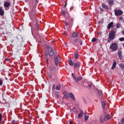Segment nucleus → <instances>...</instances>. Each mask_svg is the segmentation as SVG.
I'll return each instance as SVG.
<instances>
[{
    "instance_id": "72a5a7b5",
    "label": "nucleus",
    "mask_w": 124,
    "mask_h": 124,
    "mask_svg": "<svg viewBox=\"0 0 124 124\" xmlns=\"http://www.w3.org/2000/svg\"><path fill=\"white\" fill-rule=\"evenodd\" d=\"M2 85V80L1 79H0V85L1 86Z\"/></svg>"
},
{
    "instance_id": "aec40b11",
    "label": "nucleus",
    "mask_w": 124,
    "mask_h": 124,
    "mask_svg": "<svg viewBox=\"0 0 124 124\" xmlns=\"http://www.w3.org/2000/svg\"><path fill=\"white\" fill-rule=\"evenodd\" d=\"M108 3L109 4H110V5H111V4H114V1H113V0H109V1H108Z\"/></svg>"
},
{
    "instance_id": "e433bc0d",
    "label": "nucleus",
    "mask_w": 124,
    "mask_h": 124,
    "mask_svg": "<svg viewBox=\"0 0 124 124\" xmlns=\"http://www.w3.org/2000/svg\"><path fill=\"white\" fill-rule=\"evenodd\" d=\"M1 121V114L0 113V123Z\"/></svg>"
},
{
    "instance_id": "473e14b6",
    "label": "nucleus",
    "mask_w": 124,
    "mask_h": 124,
    "mask_svg": "<svg viewBox=\"0 0 124 124\" xmlns=\"http://www.w3.org/2000/svg\"><path fill=\"white\" fill-rule=\"evenodd\" d=\"M52 70H55V67H51L50 68V71H52Z\"/></svg>"
},
{
    "instance_id": "412c9836",
    "label": "nucleus",
    "mask_w": 124,
    "mask_h": 124,
    "mask_svg": "<svg viewBox=\"0 0 124 124\" xmlns=\"http://www.w3.org/2000/svg\"><path fill=\"white\" fill-rule=\"evenodd\" d=\"M79 65H80V63H76L74 65V67H75V68H76V67H78V66H79Z\"/></svg>"
},
{
    "instance_id": "0eeeda50",
    "label": "nucleus",
    "mask_w": 124,
    "mask_h": 124,
    "mask_svg": "<svg viewBox=\"0 0 124 124\" xmlns=\"http://www.w3.org/2000/svg\"><path fill=\"white\" fill-rule=\"evenodd\" d=\"M111 28H114V23H113V22H111L109 23L108 26V30H110Z\"/></svg>"
},
{
    "instance_id": "2eb2a0df",
    "label": "nucleus",
    "mask_w": 124,
    "mask_h": 124,
    "mask_svg": "<svg viewBox=\"0 0 124 124\" xmlns=\"http://www.w3.org/2000/svg\"><path fill=\"white\" fill-rule=\"evenodd\" d=\"M117 65V62H114L112 64V66L111 67V69H114L115 67H116V66Z\"/></svg>"
},
{
    "instance_id": "ddd939ff",
    "label": "nucleus",
    "mask_w": 124,
    "mask_h": 124,
    "mask_svg": "<svg viewBox=\"0 0 124 124\" xmlns=\"http://www.w3.org/2000/svg\"><path fill=\"white\" fill-rule=\"evenodd\" d=\"M4 14V11L2 9V7H0V15L1 16H3Z\"/></svg>"
},
{
    "instance_id": "39448f33",
    "label": "nucleus",
    "mask_w": 124,
    "mask_h": 124,
    "mask_svg": "<svg viewBox=\"0 0 124 124\" xmlns=\"http://www.w3.org/2000/svg\"><path fill=\"white\" fill-rule=\"evenodd\" d=\"M114 12H115V14L116 16H120L121 15H123V13H124L123 11H122L121 10H115Z\"/></svg>"
},
{
    "instance_id": "c85d7f7f",
    "label": "nucleus",
    "mask_w": 124,
    "mask_h": 124,
    "mask_svg": "<svg viewBox=\"0 0 124 124\" xmlns=\"http://www.w3.org/2000/svg\"><path fill=\"white\" fill-rule=\"evenodd\" d=\"M72 77H73L74 80H75L76 79V77H75V75H74V74L72 73Z\"/></svg>"
},
{
    "instance_id": "dca6fc26",
    "label": "nucleus",
    "mask_w": 124,
    "mask_h": 124,
    "mask_svg": "<svg viewBox=\"0 0 124 124\" xmlns=\"http://www.w3.org/2000/svg\"><path fill=\"white\" fill-rule=\"evenodd\" d=\"M81 79H82V77L81 76H79L77 78H76V80H75V81H76V82H79V81H80Z\"/></svg>"
},
{
    "instance_id": "4c0bfd02",
    "label": "nucleus",
    "mask_w": 124,
    "mask_h": 124,
    "mask_svg": "<svg viewBox=\"0 0 124 124\" xmlns=\"http://www.w3.org/2000/svg\"><path fill=\"white\" fill-rule=\"evenodd\" d=\"M64 23H65V25L66 26H68V23L67 22H64Z\"/></svg>"
},
{
    "instance_id": "864d4df0",
    "label": "nucleus",
    "mask_w": 124,
    "mask_h": 124,
    "mask_svg": "<svg viewBox=\"0 0 124 124\" xmlns=\"http://www.w3.org/2000/svg\"><path fill=\"white\" fill-rule=\"evenodd\" d=\"M28 0H26V1H27Z\"/></svg>"
},
{
    "instance_id": "6ab92c4d",
    "label": "nucleus",
    "mask_w": 124,
    "mask_h": 124,
    "mask_svg": "<svg viewBox=\"0 0 124 124\" xmlns=\"http://www.w3.org/2000/svg\"><path fill=\"white\" fill-rule=\"evenodd\" d=\"M84 119L85 121H88V120H89V115L85 114Z\"/></svg>"
},
{
    "instance_id": "49530a36",
    "label": "nucleus",
    "mask_w": 124,
    "mask_h": 124,
    "mask_svg": "<svg viewBox=\"0 0 124 124\" xmlns=\"http://www.w3.org/2000/svg\"><path fill=\"white\" fill-rule=\"evenodd\" d=\"M123 34H124V30L123 31Z\"/></svg>"
},
{
    "instance_id": "c03bdc74",
    "label": "nucleus",
    "mask_w": 124,
    "mask_h": 124,
    "mask_svg": "<svg viewBox=\"0 0 124 124\" xmlns=\"http://www.w3.org/2000/svg\"><path fill=\"white\" fill-rule=\"evenodd\" d=\"M53 89H55V84H53Z\"/></svg>"
},
{
    "instance_id": "4be33fe9",
    "label": "nucleus",
    "mask_w": 124,
    "mask_h": 124,
    "mask_svg": "<svg viewBox=\"0 0 124 124\" xmlns=\"http://www.w3.org/2000/svg\"><path fill=\"white\" fill-rule=\"evenodd\" d=\"M59 92H55L54 93V96H55V97H59Z\"/></svg>"
},
{
    "instance_id": "c756f323",
    "label": "nucleus",
    "mask_w": 124,
    "mask_h": 124,
    "mask_svg": "<svg viewBox=\"0 0 124 124\" xmlns=\"http://www.w3.org/2000/svg\"><path fill=\"white\" fill-rule=\"evenodd\" d=\"M60 89H61V86H60V85L57 86L56 87V90H57V91H59V90H60Z\"/></svg>"
},
{
    "instance_id": "09e8293b",
    "label": "nucleus",
    "mask_w": 124,
    "mask_h": 124,
    "mask_svg": "<svg viewBox=\"0 0 124 124\" xmlns=\"http://www.w3.org/2000/svg\"><path fill=\"white\" fill-rule=\"evenodd\" d=\"M99 24H100V21H99Z\"/></svg>"
},
{
    "instance_id": "cd10ccee",
    "label": "nucleus",
    "mask_w": 124,
    "mask_h": 124,
    "mask_svg": "<svg viewBox=\"0 0 124 124\" xmlns=\"http://www.w3.org/2000/svg\"><path fill=\"white\" fill-rule=\"evenodd\" d=\"M78 57H79V55L78 54V53H76L75 55V58L76 59H78Z\"/></svg>"
},
{
    "instance_id": "9d476101",
    "label": "nucleus",
    "mask_w": 124,
    "mask_h": 124,
    "mask_svg": "<svg viewBox=\"0 0 124 124\" xmlns=\"http://www.w3.org/2000/svg\"><path fill=\"white\" fill-rule=\"evenodd\" d=\"M10 6V2L5 1L4 3V6L5 7H8Z\"/></svg>"
},
{
    "instance_id": "de8ad7c7",
    "label": "nucleus",
    "mask_w": 124,
    "mask_h": 124,
    "mask_svg": "<svg viewBox=\"0 0 124 124\" xmlns=\"http://www.w3.org/2000/svg\"><path fill=\"white\" fill-rule=\"evenodd\" d=\"M12 122H13V123H15V121H14H14H12Z\"/></svg>"
},
{
    "instance_id": "7ed1b4c3",
    "label": "nucleus",
    "mask_w": 124,
    "mask_h": 124,
    "mask_svg": "<svg viewBox=\"0 0 124 124\" xmlns=\"http://www.w3.org/2000/svg\"><path fill=\"white\" fill-rule=\"evenodd\" d=\"M116 34V32L114 31H111V32L109 33V38L111 40H112V39L115 38V35Z\"/></svg>"
},
{
    "instance_id": "423d86ee",
    "label": "nucleus",
    "mask_w": 124,
    "mask_h": 124,
    "mask_svg": "<svg viewBox=\"0 0 124 124\" xmlns=\"http://www.w3.org/2000/svg\"><path fill=\"white\" fill-rule=\"evenodd\" d=\"M74 41L76 44H79L80 43V45H82L83 42H82V40L79 38L74 39Z\"/></svg>"
},
{
    "instance_id": "a211bd4d",
    "label": "nucleus",
    "mask_w": 124,
    "mask_h": 124,
    "mask_svg": "<svg viewBox=\"0 0 124 124\" xmlns=\"http://www.w3.org/2000/svg\"><path fill=\"white\" fill-rule=\"evenodd\" d=\"M119 67H120V68H122V69H124V64L123 63H121L119 64Z\"/></svg>"
},
{
    "instance_id": "a18cd8bd",
    "label": "nucleus",
    "mask_w": 124,
    "mask_h": 124,
    "mask_svg": "<svg viewBox=\"0 0 124 124\" xmlns=\"http://www.w3.org/2000/svg\"><path fill=\"white\" fill-rule=\"evenodd\" d=\"M91 85H89V88H91Z\"/></svg>"
},
{
    "instance_id": "c9c22d12",
    "label": "nucleus",
    "mask_w": 124,
    "mask_h": 124,
    "mask_svg": "<svg viewBox=\"0 0 124 124\" xmlns=\"http://www.w3.org/2000/svg\"><path fill=\"white\" fill-rule=\"evenodd\" d=\"M65 97L66 98H68V94H65Z\"/></svg>"
},
{
    "instance_id": "37998d69",
    "label": "nucleus",
    "mask_w": 124,
    "mask_h": 124,
    "mask_svg": "<svg viewBox=\"0 0 124 124\" xmlns=\"http://www.w3.org/2000/svg\"><path fill=\"white\" fill-rule=\"evenodd\" d=\"M99 95H102V93H99Z\"/></svg>"
},
{
    "instance_id": "9b49d317",
    "label": "nucleus",
    "mask_w": 124,
    "mask_h": 124,
    "mask_svg": "<svg viewBox=\"0 0 124 124\" xmlns=\"http://www.w3.org/2000/svg\"><path fill=\"white\" fill-rule=\"evenodd\" d=\"M72 36L74 38L79 37V33L77 32H73L72 34Z\"/></svg>"
},
{
    "instance_id": "b1692460",
    "label": "nucleus",
    "mask_w": 124,
    "mask_h": 124,
    "mask_svg": "<svg viewBox=\"0 0 124 124\" xmlns=\"http://www.w3.org/2000/svg\"><path fill=\"white\" fill-rule=\"evenodd\" d=\"M122 27V25H121V24L120 23H118L116 25V28L117 29H120V28H121Z\"/></svg>"
},
{
    "instance_id": "393cba45",
    "label": "nucleus",
    "mask_w": 124,
    "mask_h": 124,
    "mask_svg": "<svg viewBox=\"0 0 124 124\" xmlns=\"http://www.w3.org/2000/svg\"><path fill=\"white\" fill-rule=\"evenodd\" d=\"M62 14L63 16H64V17H65V11H63V10H62Z\"/></svg>"
},
{
    "instance_id": "a19ab883",
    "label": "nucleus",
    "mask_w": 124,
    "mask_h": 124,
    "mask_svg": "<svg viewBox=\"0 0 124 124\" xmlns=\"http://www.w3.org/2000/svg\"><path fill=\"white\" fill-rule=\"evenodd\" d=\"M67 4V3H66V2H65V5H64V7H66Z\"/></svg>"
},
{
    "instance_id": "f704fd0d",
    "label": "nucleus",
    "mask_w": 124,
    "mask_h": 124,
    "mask_svg": "<svg viewBox=\"0 0 124 124\" xmlns=\"http://www.w3.org/2000/svg\"><path fill=\"white\" fill-rule=\"evenodd\" d=\"M121 123H122V124H124V118H123V119H122V120H121Z\"/></svg>"
},
{
    "instance_id": "a878e982",
    "label": "nucleus",
    "mask_w": 124,
    "mask_h": 124,
    "mask_svg": "<svg viewBox=\"0 0 124 124\" xmlns=\"http://www.w3.org/2000/svg\"><path fill=\"white\" fill-rule=\"evenodd\" d=\"M92 42H95L96 41H97V39L95 38H93L92 40Z\"/></svg>"
},
{
    "instance_id": "7c9ffc66",
    "label": "nucleus",
    "mask_w": 124,
    "mask_h": 124,
    "mask_svg": "<svg viewBox=\"0 0 124 124\" xmlns=\"http://www.w3.org/2000/svg\"><path fill=\"white\" fill-rule=\"evenodd\" d=\"M69 65H73V62L71 61H69Z\"/></svg>"
},
{
    "instance_id": "603ef678",
    "label": "nucleus",
    "mask_w": 124,
    "mask_h": 124,
    "mask_svg": "<svg viewBox=\"0 0 124 124\" xmlns=\"http://www.w3.org/2000/svg\"><path fill=\"white\" fill-rule=\"evenodd\" d=\"M73 109H75V108H74Z\"/></svg>"
},
{
    "instance_id": "bb28decb",
    "label": "nucleus",
    "mask_w": 124,
    "mask_h": 124,
    "mask_svg": "<svg viewBox=\"0 0 124 124\" xmlns=\"http://www.w3.org/2000/svg\"><path fill=\"white\" fill-rule=\"evenodd\" d=\"M100 122H101L102 123H103V116H100Z\"/></svg>"
},
{
    "instance_id": "79ce46f5",
    "label": "nucleus",
    "mask_w": 124,
    "mask_h": 124,
    "mask_svg": "<svg viewBox=\"0 0 124 124\" xmlns=\"http://www.w3.org/2000/svg\"><path fill=\"white\" fill-rule=\"evenodd\" d=\"M35 2H36V3H37V2H38V0H35Z\"/></svg>"
},
{
    "instance_id": "3c124183",
    "label": "nucleus",
    "mask_w": 124,
    "mask_h": 124,
    "mask_svg": "<svg viewBox=\"0 0 124 124\" xmlns=\"http://www.w3.org/2000/svg\"><path fill=\"white\" fill-rule=\"evenodd\" d=\"M119 124H121V123H119Z\"/></svg>"
},
{
    "instance_id": "f03ea898",
    "label": "nucleus",
    "mask_w": 124,
    "mask_h": 124,
    "mask_svg": "<svg viewBox=\"0 0 124 124\" xmlns=\"http://www.w3.org/2000/svg\"><path fill=\"white\" fill-rule=\"evenodd\" d=\"M110 49L112 50V51H117L118 50V44L117 43H113L110 46Z\"/></svg>"
},
{
    "instance_id": "1a4fd4ad",
    "label": "nucleus",
    "mask_w": 124,
    "mask_h": 124,
    "mask_svg": "<svg viewBox=\"0 0 124 124\" xmlns=\"http://www.w3.org/2000/svg\"><path fill=\"white\" fill-rule=\"evenodd\" d=\"M69 97H70V98H71V99H72V100H73L74 101H75L76 100L75 96H74V94H73V93H70Z\"/></svg>"
},
{
    "instance_id": "f3484780",
    "label": "nucleus",
    "mask_w": 124,
    "mask_h": 124,
    "mask_svg": "<svg viewBox=\"0 0 124 124\" xmlns=\"http://www.w3.org/2000/svg\"><path fill=\"white\" fill-rule=\"evenodd\" d=\"M101 103L103 109H104L105 108V105H106V103L104 101H102Z\"/></svg>"
},
{
    "instance_id": "f257e3e1",
    "label": "nucleus",
    "mask_w": 124,
    "mask_h": 124,
    "mask_svg": "<svg viewBox=\"0 0 124 124\" xmlns=\"http://www.w3.org/2000/svg\"><path fill=\"white\" fill-rule=\"evenodd\" d=\"M55 63L56 66H58L59 62H61V58L59 55H56L54 56Z\"/></svg>"
},
{
    "instance_id": "ea45409f",
    "label": "nucleus",
    "mask_w": 124,
    "mask_h": 124,
    "mask_svg": "<svg viewBox=\"0 0 124 124\" xmlns=\"http://www.w3.org/2000/svg\"><path fill=\"white\" fill-rule=\"evenodd\" d=\"M123 17H119L120 20H123Z\"/></svg>"
},
{
    "instance_id": "20e7f679",
    "label": "nucleus",
    "mask_w": 124,
    "mask_h": 124,
    "mask_svg": "<svg viewBox=\"0 0 124 124\" xmlns=\"http://www.w3.org/2000/svg\"><path fill=\"white\" fill-rule=\"evenodd\" d=\"M47 51H48V55L49 56H53V55L55 54V53L54 52V51H53V48H52V47L50 46H48L47 47Z\"/></svg>"
},
{
    "instance_id": "58836bf2",
    "label": "nucleus",
    "mask_w": 124,
    "mask_h": 124,
    "mask_svg": "<svg viewBox=\"0 0 124 124\" xmlns=\"http://www.w3.org/2000/svg\"><path fill=\"white\" fill-rule=\"evenodd\" d=\"M64 45L65 46V47H67V44L66 43H64Z\"/></svg>"
},
{
    "instance_id": "8fccbe9b",
    "label": "nucleus",
    "mask_w": 124,
    "mask_h": 124,
    "mask_svg": "<svg viewBox=\"0 0 124 124\" xmlns=\"http://www.w3.org/2000/svg\"><path fill=\"white\" fill-rule=\"evenodd\" d=\"M27 124H30V123H27Z\"/></svg>"
},
{
    "instance_id": "f8f14e48",
    "label": "nucleus",
    "mask_w": 124,
    "mask_h": 124,
    "mask_svg": "<svg viewBox=\"0 0 124 124\" xmlns=\"http://www.w3.org/2000/svg\"><path fill=\"white\" fill-rule=\"evenodd\" d=\"M117 55L119 58L120 59V60H122V59H123V55H122V51H118Z\"/></svg>"
},
{
    "instance_id": "6e6552de",
    "label": "nucleus",
    "mask_w": 124,
    "mask_h": 124,
    "mask_svg": "<svg viewBox=\"0 0 124 124\" xmlns=\"http://www.w3.org/2000/svg\"><path fill=\"white\" fill-rule=\"evenodd\" d=\"M83 116H84V111H83V110H80L78 115V118L80 119V118H82Z\"/></svg>"
},
{
    "instance_id": "5701e85b",
    "label": "nucleus",
    "mask_w": 124,
    "mask_h": 124,
    "mask_svg": "<svg viewBox=\"0 0 124 124\" xmlns=\"http://www.w3.org/2000/svg\"><path fill=\"white\" fill-rule=\"evenodd\" d=\"M102 7H103V8H105V9H107V8H108V6L104 4H102Z\"/></svg>"
},
{
    "instance_id": "4468645a",
    "label": "nucleus",
    "mask_w": 124,
    "mask_h": 124,
    "mask_svg": "<svg viewBox=\"0 0 124 124\" xmlns=\"http://www.w3.org/2000/svg\"><path fill=\"white\" fill-rule=\"evenodd\" d=\"M110 118V115L107 114L106 115L105 118H104V120L105 121H107L108 120H109V119Z\"/></svg>"
},
{
    "instance_id": "2f4dec72",
    "label": "nucleus",
    "mask_w": 124,
    "mask_h": 124,
    "mask_svg": "<svg viewBox=\"0 0 124 124\" xmlns=\"http://www.w3.org/2000/svg\"><path fill=\"white\" fill-rule=\"evenodd\" d=\"M120 41H124V37L119 38Z\"/></svg>"
}]
</instances>
